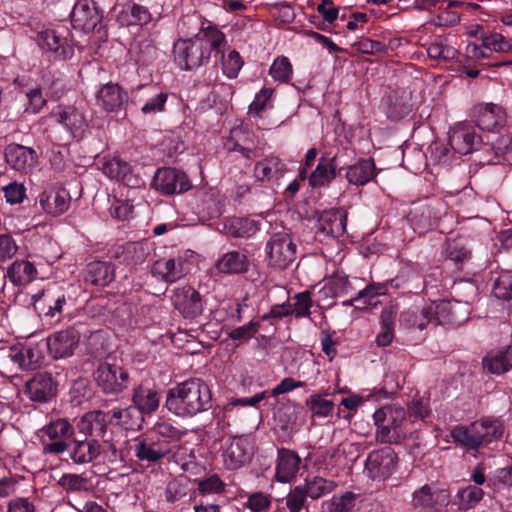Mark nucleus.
<instances>
[{
	"mask_svg": "<svg viewBox=\"0 0 512 512\" xmlns=\"http://www.w3.org/2000/svg\"><path fill=\"white\" fill-rule=\"evenodd\" d=\"M8 357L22 370L35 368L41 359L38 348L30 344L11 347Z\"/></svg>",
	"mask_w": 512,
	"mask_h": 512,
	"instance_id": "nucleus-34",
	"label": "nucleus"
},
{
	"mask_svg": "<svg viewBox=\"0 0 512 512\" xmlns=\"http://www.w3.org/2000/svg\"><path fill=\"white\" fill-rule=\"evenodd\" d=\"M56 122L61 124L74 138H81L87 126L83 111L76 106L59 107L51 114Z\"/></svg>",
	"mask_w": 512,
	"mask_h": 512,
	"instance_id": "nucleus-19",
	"label": "nucleus"
},
{
	"mask_svg": "<svg viewBox=\"0 0 512 512\" xmlns=\"http://www.w3.org/2000/svg\"><path fill=\"white\" fill-rule=\"evenodd\" d=\"M435 316V326L437 325H453L459 326L469 319L470 306L468 303L461 301H440L433 302L429 305V309L425 311V315Z\"/></svg>",
	"mask_w": 512,
	"mask_h": 512,
	"instance_id": "nucleus-8",
	"label": "nucleus"
},
{
	"mask_svg": "<svg viewBox=\"0 0 512 512\" xmlns=\"http://www.w3.org/2000/svg\"><path fill=\"white\" fill-rule=\"evenodd\" d=\"M197 490L202 496L211 494H222L225 491L226 484L217 475L211 474L203 478L195 479Z\"/></svg>",
	"mask_w": 512,
	"mask_h": 512,
	"instance_id": "nucleus-49",
	"label": "nucleus"
},
{
	"mask_svg": "<svg viewBox=\"0 0 512 512\" xmlns=\"http://www.w3.org/2000/svg\"><path fill=\"white\" fill-rule=\"evenodd\" d=\"M446 253L449 259L455 263H462L470 257V251L466 248L461 238L447 240Z\"/></svg>",
	"mask_w": 512,
	"mask_h": 512,
	"instance_id": "nucleus-56",
	"label": "nucleus"
},
{
	"mask_svg": "<svg viewBox=\"0 0 512 512\" xmlns=\"http://www.w3.org/2000/svg\"><path fill=\"white\" fill-rule=\"evenodd\" d=\"M397 462V454L391 447L373 450L366 458L364 473L373 481H384L395 472Z\"/></svg>",
	"mask_w": 512,
	"mask_h": 512,
	"instance_id": "nucleus-7",
	"label": "nucleus"
},
{
	"mask_svg": "<svg viewBox=\"0 0 512 512\" xmlns=\"http://www.w3.org/2000/svg\"><path fill=\"white\" fill-rule=\"evenodd\" d=\"M106 414H108V424L118 425L126 430H140L144 422L141 411L134 406L113 408Z\"/></svg>",
	"mask_w": 512,
	"mask_h": 512,
	"instance_id": "nucleus-28",
	"label": "nucleus"
},
{
	"mask_svg": "<svg viewBox=\"0 0 512 512\" xmlns=\"http://www.w3.org/2000/svg\"><path fill=\"white\" fill-rule=\"evenodd\" d=\"M342 169L338 155L330 156L325 153L320 157L315 170L310 174L309 184L313 188L328 185Z\"/></svg>",
	"mask_w": 512,
	"mask_h": 512,
	"instance_id": "nucleus-20",
	"label": "nucleus"
},
{
	"mask_svg": "<svg viewBox=\"0 0 512 512\" xmlns=\"http://www.w3.org/2000/svg\"><path fill=\"white\" fill-rule=\"evenodd\" d=\"M269 72L274 80L284 83L291 79L293 69L289 59L285 56H280L273 61Z\"/></svg>",
	"mask_w": 512,
	"mask_h": 512,
	"instance_id": "nucleus-52",
	"label": "nucleus"
},
{
	"mask_svg": "<svg viewBox=\"0 0 512 512\" xmlns=\"http://www.w3.org/2000/svg\"><path fill=\"white\" fill-rule=\"evenodd\" d=\"M103 173L111 179L121 181L128 187H139L142 180L131 173L130 166L127 162L113 158L103 164Z\"/></svg>",
	"mask_w": 512,
	"mask_h": 512,
	"instance_id": "nucleus-32",
	"label": "nucleus"
},
{
	"mask_svg": "<svg viewBox=\"0 0 512 512\" xmlns=\"http://www.w3.org/2000/svg\"><path fill=\"white\" fill-rule=\"evenodd\" d=\"M312 300L308 292L299 293L295 296V303L292 308V314L296 318L308 317L310 315V308Z\"/></svg>",
	"mask_w": 512,
	"mask_h": 512,
	"instance_id": "nucleus-62",
	"label": "nucleus"
},
{
	"mask_svg": "<svg viewBox=\"0 0 512 512\" xmlns=\"http://www.w3.org/2000/svg\"><path fill=\"white\" fill-rule=\"evenodd\" d=\"M326 395H328L327 392H324L323 394L315 393L306 399L305 404L313 417L325 418L333 412L334 402L324 399V396Z\"/></svg>",
	"mask_w": 512,
	"mask_h": 512,
	"instance_id": "nucleus-48",
	"label": "nucleus"
},
{
	"mask_svg": "<svg viewBox=\"0 0 512 512\" xmlns=\"http://www.w3.org/2000/svg\"><path fill=\"white\" fill-rule=\"evenodd\" d=\"M57 383L47 372L36 373L26 382L25 393L35 402H47L56 395Z\"/></svg>",
	"mask_w": 512,
	"mask_h": 512,
	"instance_id": "nucleus-16",
	"label": "nucleus"
},
{
	"mask_svg": "<svg viewBox=\"0 0 512 512\" xmlns=\"http://www.w3.org/2000/svg\"><path fill=\"white\" fill-rule=\"evenodd\" d=\"M485 431L486 425L485 419H483L473 422L467 427H456L452 432V436L457 442L469 448L476 449L480 445L485 444V436H487Z\"/></svg>",
	"mask_w": 512,
	"mask_h": 512,
	"instance_id": "nucleus-29",
	"label": "nucleus"
},
{
	"mask_svg": "<svg viewBox=\"0 0 512 512\" xmlns=\"http://www.w3.org/2000/svg\"><path fill=\"white\" fill-rule=\"evenodd\" d=\"M377 426L376 440L380 443L397 444L409 432L406 429V411L398 405L381 407L373 414Z\"/></svg>",
	"mask_w": 512,
	"mask_h": 512,
	"instance_id": "nucleus-2",
	"label": "nucleus"
},
{
	"mask_svg": "<svg viewBox=\"0 0 512 512\" xmlns=\"http://www.w3.org/2000/svg\"><path fill=\"white\" fill-rule=\"evenodd\" d=\"M70 16L73 27L85 33L93 32L102 20V13L95 3L89 0H79Z\"/></svg>",
	"mask_w": 512,
	"mask_h": 512,
	"instance_id": "nucleus-14",
	"label": "nucleus"
},
{
	"mask_svg": "<svg viewBox=\"0 0 512 512\" xmlns=\"http://www.w3.org/2000/svg\"><path fill=\"white\" fill-rule=\"evenodd\" d=\"M427 54L431 59L448 61L456 57L457 51L445 43L444 39L439 38L429 45Z\"/></svg>",
	"mask_w": 512,
	"mask_h": 512,
	"instance_id": "nucleus-51",
	"label": "nucleus"
},
{
	"mask_svg": "<svg viewBox=\"0 0 512 512\" xmlns=\"http://www.w3.org/2000/svg\"><path fill=\"white\" fill-rule=\"evenodd\" d=\"M429 309V305L422 308L420 311L414 312V311H406L403 312L400 316V322H410V317H413L414 320L412 323H409L411 327H415L419 330H423L427 327L429 324L435 325V316L432 315H425V311Z\"/></svg>",
	"mask_w": 512,
	"mask_h": 512,
	"instance_id": "nucleus-53",
	"label": "nucleus"
},
{
	"mask_svg": "<svg viewBox=\"0 0 512 512\" xmlns=\"http://www.w3.org/2000/svg\"><path fill=\"white\" fill-rule=\"evenodd\" d=\"M191 494L190 480L185 476L172 479L165 490V498L172 504L190 500Z\"/></svg>",
	"mask_w": 512,
	"mask_h": 512,
	"instance_id": "nucleus-39",
	"label": "nucleus"
},
{
	"mask_svg": "<svg viewBox=\"0 0 512 512\" xmlns=\"http://www.w3.org/2000/svg\"><path fill=\"white\" fill-rule=\"evenodd\" d=\"M476 125L486 131H493L497 127L504 126L506 122V112L504 109L492 103L482 104L474 110Z\"/></svg>",
	"mask_w": 512,
	"mask_h": 512,
	"instance_id": "nucleus-26",
	"label": "nucleus"
},
{
	"mask_svg": "<svg viewBox=\"0 0 512 512\" xmlns=\"http://www.w3.org/2000/svg\"><path fill=\"white\" fill-rule=\"evenodd\" d=\"M265 250L268 264L276 269L284 270L296 259V245L285 232L272 235Z\"/></svg>",
	"mask_w": 512,
	"mask_h": 512,
	"instance_id": "nucleus-6",
	"label": "nucleus"
},
{
	"mask_svg": "<svg viewBox=\"0 0 512 512\" xmlns=\"http://www.w3.org/2000/svg\"><path fill=\"white\" fill-rule=\"evenodd\" d=\"M478 143L479 137L470 124L459 122L451 128L449 146L455 153L466 155L470 153Z\"/></svg>",
	"mask_w": 512,
	"mask_h": 512,
	"instance_id": "nucleus-17",
	"label": "nucleus"
},
{
	"mask_svg": "<svg viewBox=\"0 0 512 512\" xmlns=\"http://www.w3.org/2000/svg\"><path fill=\"white\" fill-rule=\"evenodd\" d=\"M385 293L386 286L384 284H370L360 290L355 297L345 301L343 304L346 306H354L357 309H363L366 305H372V300L376 296Z\"/></svg>",
	"mask_w": 512,
	"mask_h": 512,
	"instance_id": "nucleus-43",
	"label": "nucleus"
},
{
	"mask_svg": "<svg viewBox=\"0 0 512 512\" xmlns=\"http://www.w3.org/2000/svg\"><path fill=\"white\" fill-rule=\"evenodd\" d=\"M149 434L165 444L166 448H171V452H173L175 443L179 442L186 432L180 431L171 424L163 422L157 423Z\"/></svg>",
	"mask_w": 512,
	"mask_h": 512,
	"instance_id": "nucleus-41",
	"label": "nucleus"
},
{
	"mask_svg": "<svg viewBox=\"0 0 512 512\" xmlns=\"http://www.w3.org/2000/svg\"><path fill=\"white\" fill-rule=\"evenodd\" d=\"M260 323L256 321H250L249 323L234 328L229 332V337L232 340H236L239 343H243L253 338L258 332Z\"/></svg>",
	"mask_w": 512,
	"mask_h": 512,
	"instance_id": "nucleus-59",
	"label": "nucleus"
},
{
	"mask_svg": "<svg viewBox=\"0 0 512 512\" xmlns=\"http://www.w3.org/2000/svg\"><path fill=\"white\" fill-rule=\"evenodd\" d=\"M6 201L10 204H17L23 201L25 187L22 184L10 183L3 188Z\"/></svg>",
	"mask_w": 512,
	"mask_h": 512,
	"instance_id": "nucleus-64",
	"label": "nucleus"
},
{
	"mask_svg": "<svg viewBox=\"0 0 512 512\" xmlns=\"http://www.w3.org/2000/svg\"><path fill=\"white\" fill-rule=\"evenodd\" d=\"M171 302L174 308L186 319H195L203 312L200 293L188 285L176 288L171 296Z\"/></svg>",
	"mask_w": 512,
	"mask_h": 512,
	"instance_id": "nucleus-12",
	"label": "nucleus"
},
{
	"mask_svg": "<svg viewBox=\"0 0 512 512\" xmlns=\"http://www.w3.org/2000/svg\"><path fill=\"white\" fill-rule=\"evenodd\" d=\"M482 47L496 52H509L512 45L499 33H492L482 38Z\"/></svg>",
	"mask_w": 512,
	"mask_h": 512,
	"instance_id": "nucleus-57",
	"label": "nucleus"
},
{
	"mask_svg": "<svg viewBox=\"0 0 512 512\" xmlns=\"http://www.w3.org/2000/svg\"><path fill=\"white\" fill-rule=\"evenodd\" d=\"M78 343V333L73 329H67L51 335L47 340V347L53 358L60 359L71 356Z\"/></svg>",
	"mask_w": 512,
	"mask_h": 512,
	"instance_id": "nucleus-24",
	"label": "nucleus"
},
{
	"mask_svg": "<svg viewBox=\"0 0 512 512\" xmlns=\"http://www.w3.org/2000/svg\"><path fill=\"white\" fill-rule=\"evenodd\" d=\"M222 70L228 78L237 77L243 66V60L236 50H231L225 55L222 52Z\"/></svg>",
	"mask_w": 512,
	"mask_h": 512,
	"instance_id": "nucleus-55",
	"label": "nucleus"
},
{
	"mask_svg": "<svg viewBox=\"0 0 512 512\" xmlns=\"http://www.w3.org/2000/svg\"><path fill=\"white\" fill-rule=\"evenodd\" d=\"M197 38H200L201 42L205 43L209 56L211 51L215 50L217 53H222V46L226 43L225 35L215 26H207L202 28L199 33L195 34Z\"/></svg>",
	"mask_w": 512,
	"mask_h": 512,
	"instance_id": "nucleus-45",
	"label": "nucleus"
},
{
	"mask_svg": "<svg viewBox=\"0 0 512 512\" xmlns=\"http://www.w3.org/2000/svg\"><path fill=\"white\" fill-rule=\"evenodd\" d=\"M132 400L135 404L134 407L141 411V415L151 414L156 411L159 406L158 393L148 387L139 386L133 392Z\"/></svg>",
	"mask_w": 512,
	"mask_h": 512,
	"instance_id": "nucleus-38",
	"label": "nucleus"
},
{
	"mask_svg": "<svg viewBox=\"0 0 512 512\" xmlns=\"http://www.w3.org/2000/svg\"><path fill=\"white\" fill-rule=\"evenodd\" d=\"M450 501V493L446 489L432 488L426 484L415 490L412 496V505L415 508L438 510L447 506Z\"/></svg>",
	"mask_w": 512,
	"mask_h": 512,
	"instance_id": "nucleus-21",
	"label": "nucleus"
},
{
	"mask_svg": "<svg viewBox=\"0 0 512 512\" xmlns=\"http://www.w3.org/2000/svg\"><path fill=\"white\" fill-rule=\"evenodd\" d=\"M483 490L477 486L469 485L458 492L462 505L468 509L478 503L483 497Z\"/></svg>",
	"mask_w": 512,
	"mask_h": 512,
	"instance_id": "nucleus-61",
	"label": "nucleus"
},
{
	"mask_svg": "<svg viewBox=\"0 0 512 512\" xmlns=\"http://www.w3.org/2000/svg\"><path fill=\"white\" fill-rule=\"evenodd\" d=\"M224 231L232 237L244 238L254 235L258 231V226L254 220L234 218L224 224Z\"/></svg>",
	"mask_w": 512,
	"mask_h": 512,
	"instance_id": "nucleus-42",
	"label": "nucleus"
},
{
	"mask_svg": "<svg viewBox=\"0 0 512 512\" xmlns=\"http://www.w3.org/2000/svg\"><path fill=\"white\" fill-rule=\"evenodd\" d=\"M271 504L270 497L263 492H256L248 497L247 507L253 512H262L269 508Z\"/></svg>",
	"mask_w": 512,
	"mask_h": 512,
	"instance_id": "nucleus-63",
	"label": "nucleus"
},
{
	"mask_svg": "<svg viewBox=\"0 0 512 512\" xmlns=\"http://www.w3.org/2000/svg\"><path fill=\"white\" fill-rule=\"evenodd\" d=\"M37 269L27 260H16L7 269L6 276L15 286H22L32 282L37 277Z\"/></svg>",
	"mask_w": 512,
	"mask_h": 512,
	"instance_id": "nucleus-35",
	"label": "nucleus"
},
{
	"mask_svg": "<svg viewBox=\"0 0 512 512\" xmlns=\"http://www.w3.org/2000/svg\"><path fill=\"white\" fill-rule=\"evenodd\" d=\"M302 487L309 498L316 500L334 491L337 484L334 481L314 476L312 478H307Z\"/></svg>",
	"mask_w": 512,
	"mask_h": 512,
	"instance_id": "nucleus-44",
	"label": "nucleus"
},
{
	"mask_svg": "<svg viewBox=\"0 0 512 512\" xmlns=\"http://www.w3.org/2000/svg\"><path fill=\"white\" fill-rule=\"evenodd\" d=\"M132 451L138 463L146 468L162 464L173 453L171 448H166L165 444L149 433L134 440Z\"/></svg>",
	"mask_w": 512,
	"mask_h": 512,
	"instance_id": "nucleus-5",
	"label": "nucleus"
},
{
	"mask_svg": "<svg viewBox=\"0 0 512 512\" xmlns=\"http://www.w3.org/2000/svg\"><path fill=\"white\" fill-rule=\"evenodd\" d=\"M41 432L50 442L42 439L43 453L60 455L69 448L68 440L75 434V427L66 418H57L46 424Z\"/></svg>",
	"mask_w": 512,
	"mask_h": 512,
	"instance_id": "nucleus-4",
	"label": "nucleus"
},
{
	"mask_svg": "<svg viewBox=\"0 0 512 512\" xmlns=\"http://www.w3.org/2000/svg\"><path fill=\"white\" fill-rule=\"evenodd\" d=\"M184 263L182 257L162 258L153 263L151 274L165 283L172 284L184 277Z\"/></svg>",
	"mask_w": 512,
	"mask_h": 512,
	"instance_id": "nucleus-27",
	"label": "nucleus"
},
{
	"mask_svg": "<svg viewBox=\"0 0 512 512\" xmlns=\"http://www.w3.org/2000/svg\"><path fill=\"white\" fill-rule=\"evenodd\" d=\"M204 44L196 35L189 39H179L173 47L174 61L183 70L203 65L210 58Z\"/></svg>",
	"mask_w": 512,
	"mask_h": 512,
	"instance_id": "nucleus-3",
	"label": "nucleus"
},
{
	"mask_svg": "<svg viewBox=\"0 0 512 512\" xmlns=\"http://www.w3.org/2000/svg\"><path fill=\"white\" fill-rule=\"evenodd\" d=\"M282 170L281 161L277 157H267L259 161L254 168L255 177L260 181L270 180Z\"/></svg>",
	"mask_w": 512,
	"mask_h": 512,
	"instance_id": "nucleus-50",
	"label": "nucleus"
},
{
	"mask_svg": "<svg viewBox=\"0 0 512 512\" xmlns=\"http://www.w3.org/2000/svg\"><path fill=\"white\" fill-rule=\"evenodd\" d=\"M58 484L67 492H80L87 491L89 481L82 475L67 473L63 474L58 481Z\"/></svg>",
	"mask_w": 512,
	"mask_h": 512,
	"instance_id": "nucleus-54",
	"label": "nucleus"
},
{
	"mask_svg": "<svg viewBox=\"0 0 512 512\" xmlns=\"http://www.w3.org/2000/svg\"><path fill=\"white\" fill-rule=\"evenodd\" d=\"M375 176V164L373 159H360L348 167L346 178L350 184L364 185Z\"/></svg>",
	"mask_w": 512,
	"mask_h": 512,
	"instance_id": "nucleus-37",
	"label": "nucleus"
},
{
	"mask_svg": "<svg viewBox=\"0 0 512 512\" xmlns=\"http://www.w3.org/2000/svg\"><path fill=\"white\" fill-rule=\"evenodd\" d=\"M347 213L343 209L334 208L323 211L317 221V233L337 238L346 231Z\"/></svg>",
	"mask_w": 512,
	"mask_h": 512,
	"instance_id": "nucleus-22",
	"label": "nucleus"
},
{
	"mask_svg": "<svg viewBox=\"0 0 512 512\" xmlns=\"http://www.w3.org/2000/svg\"><path fill=\"white\" fill-rule=\"evenodd\" d=\"M152 186L164 195L184 193L192 187L187 175L183 171L172 167L157 169L152 180Z\"/></svg>",
	"mask_w": 512,
	"mask_h": 512,
	"instance_id": "nucleus-11",
	"label": "nucleus"
},
{
	"mask_svg": "<svg viewBox=\"0 0 512 512\" xmlns=\"http://www.w3.org/2000/svg\"><path fill=\"white\" fill-rule=\"evenodd\" d=\"M97 387L104 394H120L129 385L128 372L117 364L100 363L94 372Z\"/></svg>",
	"mask_w": 512,
	"mask_h": 512,
	"instance_id": "nucleus-9",
	"label": "nucleus"
},
{
	"mask_svg": "<svg viewBox=\"0 0 512 512\" xmlns=\"http://www.w3.org/2000/svg\"><path fill=\"white\" fill-rule=\"evenodd\" d=\"M301 459L294 451L281 448L278 450L276 480L281 483L290 482L299 470Z\"/></svg>",
	"mask_w": 512,
	"mask_h": 512,
	"instance_id": "nucleus-31",
	"label": "nucleus"
},
{
	"mask_svg": "<svg viewBox=\"0 0 512 512\" xmlns=\"http://www.w3.org/2000/svg\"><path fill=\"white\" fill-rule=\"evenodd\" d=\"M114 278L110 265L106 262L95 261L87 266L85 281L95 286H106Z\"/></svg>",
	"mask_w": 512,
	"mask_h": 512,
	"instance_id": "nucleus-40",
	"label": "nucleus"
},
{
	"mask_svg": "<svg viewBox=\"0 0 512 512\" xmlns=\"http://www.w3.org/2000/svg\"><path fill=\"white\" fill-rule=\"evenodd\" d=\"M356 495L346 492L340 497H333L328 505L329 512H351L355 505Z\"/></svg>",
	"mask_w": 512,
	"mask_h": 512,
	"instance_id": "nucleus-60",
	"label": "nucleus"
},
{
	"mask_svg": "<svg viewBox=\"0 0 512 512\" xmlns=\"http://www.w3.org/2000/svg\"><path fill=\"white\" fill-rule=\"evenodd\" d=\"M166 407L177 416L192 417L212 407V393L200 378H191L169 389Z\"/></svg>",
	"mask_w": 512,
	"mask_h": 512,
	"instance_id": "nucleus-1",
	"label": "nucleus"
},
{
	"mask_svg": "<svg viewBox=\"0 0 512 512\" xmlns=\"http://www.w3.org/2000/svg\"><path fill=\"white\" fill-rule=\"evenodd\" d=\"M216 267L221 273L241 274L249 269V260L246 254L239 251H230L225 253L216 263Z\"/></svg>",
	"mask_w": 512,
	"mask_h": 512,
	"instance_id": "nucleus-36",
	"label": "nucleus"
},
{
	"mask_svg": "<svg viewBox=\"0 0 512 512\" xmlns=\"http://www.w3.org/2000/svg\"><path fill=\"white\" fill-rule=\"evenodd\" d=\"M252 445L247 437L235 436L230 438L222 452L223 463L229 470H236L250 461Z\"/></svg>",
	"mask_w": 512,
	"mask_h": 512,
	"instance_id": "nucleus-13",
	"label": "nucleus"
},
{
	"mask_svg": "<svg viewBox=\"0 0 512 512\" xmlns=\"http://www.w3.org/2000/svg\"><path fill=\"white\" fill-rule=\"evenodd\" d=\"M37 43L42 50L53 53L57 59H70L74 54V49L68 43L67 38L61 36L55 30L39 32L37 34Z\"/></svg>",
	"mask_w": 512,
	"mask_h": 512,
	"instance_id": "nucleus-23",
	"label": "nucleus"
},
{
	"mask_svg": "<svg viewBox=\"0 0 512 512\" xmlns=\"http://www.w3.org/2000/svg\"><path fill=\"white\" fill-rule=\"evenodd\" d=\"M96 101L106 112H118L128 103V93L119 84L109 82L98 89Z\"/></svg>",
	"mask_w": 512,
	"mask_h": 512,
	"instance_id": "nucleus-18",
	"label": "nucleus"
},
{
	"mask_svg": "<svg viewBox=\"0 0 512 512\" xmlns=\"http://www.w3.org/2000/svg\"><path fill=\"white\" fill-rule=\"evenodd\" d=\"M70 200V195L65 189H50L42 192L39 202L46 213L58 216L68 210Z\"/></svg>",
	"mask_w": 512,
	"mask_h": 512,
	"instance_id": "nucleus-30",
	"label": "nucleus"
},
{
	"mask_svg": "<svg viewBox=\"0 0 512 512\" xmlns=\"http://www.w3.org/2000/svg\"><path fill=\"white\" fill-rule=\"evenodd\" d=\"M445 213V207L441 202H418L411 207L408 220L414 231L423 234L435 228Z\"/></svg>",
	"mask_w": 512,
	"mask_h": 512,
	"instance_id": "nucleus-10",
	"label": "nucleus"
},
{
	"mask_svg": "<svg viewBox=\"0 0 512 512\" xmlns=\"http://www.w3.org/2000/svg\"><path fill=\"white\" fill-rule=\"evenodd\" d=\"M148 254V249L143 243L131 242L122 247L121 255L116 256L121 257L127 265L135 266L144 263Z\"/></svg>",
	"mask_w": 512,
	"mask_h": 512,
	"instance_id": "nucleus-47",
	"label": "nucleus"
},
{
	"mask_svg": "<svg viewBox=\"0 0 512 512\" xmlns=\"http://www.w3.org/2000/svg\"><path fill=\"white\" fill-rule=\"evenodd\" d=\"M68 446L66 452H68L71 461L77 465L93 462L102 451V446L96 439H72Z\"/></svg>",
	"mask_w": 512,
	"mask_h": 512,
	"instance_id": "nucleus-25",
	"label": "nucleus"
},
{
	"mask_svg": "<svg viewBox=\"0 0 512 512\" xmlns=\"http://www.w3.org/2000/svg\"><path fill=\"white\" fill-rule=\"evenodd\" d=\"M484 368L494 374H501L512 368V347H507L496 355L483 360Z\"/></svg>",
	"mask_w": 512,
	"mask_h": 512,
	"instance_id": "nucleus-46",
	"label": "nucleus"
},
{
	"mask_svg": "<svg viewBox=\"0 0 512 512\" xmlns=\"http://www.w3.org/2000/svg\"><path fill=\"white\" fill-rule=\"evenodd\" d=\"M4 156L7 164L15 171L27 174L37 164L38 156L31 147L11 143L5 147Z\"/></svg>",
	"mask_w": 512,
	"mask_h": 512,
	"instance_id": "nucleus-15",
	"label": "nucleus"
},
{
	"mask_svg": "<svg viewBox=\"0 0 512 512\" xmlns=\"http://www.w3.org/2000/svg\"><path fill=\"white\" fill-rule=\"evenodd\" d=\"M108 414L101 410H94L85 413L77 422L76 428L84 436L103 435L107 430Z\"/></svg>",
	"mask_w": 512,
	"mask_h": 512,
	"instance_id": "nucleus-33",
	"label": "nucleus"
},
{
	"mask_svg": "<svg viewBox=\"0 0 512 512\" xmlns=\"http://www.w3.org/2000/svg\"><path fill=\"white\" fill-rule=\"evenodd\" d=\"M307 497L302 485H298L287 494L286 507L290 512H300L306 503Z\"/></svg>",
	"mask_w": 512,
	"mask_h": 512,
	"instance_id": "nucleus-58",
	"label": "nucleus"
}]
</instances>
